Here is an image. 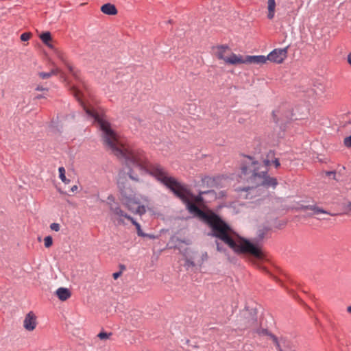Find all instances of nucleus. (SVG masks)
Returning <instances> with one entry per match:
<instances>
[{
    "label": "nucleus",
    "mask_w": 351,
    "mask_h": 351,
    "mask_svg": "<svg viewBox=\"0 0 351 351\" xmlns=\"http://www.w3.org/2000/svg\"><path fill=\"white\" fill-rule=\"evenodd\" d=\"M45 95H38L35 97L34 99H40L41 98H45Z\"/></svg>",
    "instance_id": "c756f323"
},
{
    "label": "nucleus",
    "mask_w": 351,
    "mask_h": 351,
    "mask_svg": "<svg viewBox=\"0 0 351 351\" xmlns=\"http://www.w3.org/2000/svg\"><path fill=\"white\" fill-rule=\"evenodd\" d=\"M111 335V333H107L106 332H101L97 335V337L100 339H107Z\"/></svg>",
    "instance_id": "412c9836"
},
{
    "label": "nucleus",
    "mask_w": 351,
    "mask_h": 351,
    "mask_svg": "<svg viewBox=\"0 0 351 351\" xmlns=\"http://www.w3.org/2000/svg\"><path fill=\"white\" fill-rule=\"evenodd\" d=\"M60 224L58 223H52L51 225H50V228L53 230V231H56V232H58L60 230Z\"/></svg>",
    "instance_id": "5701e85b"
},
{
    "label": "nucleus",
    "mask_w": 351,
    "mask_h": 351,
    "mask_svg": "<svg viewBox=\"0 0 351 351\" xmlns=\"http://www.w3.org/2000/svg\"><path fill=\"white\" fill-rule=\"evenodd\" d=\"M217 250H219V251L221 250V248H220V247H219V244H217Z\"/></svg>",
    "instance_id": "e433bc0d"
},
{
    "label": "nucleus",
    "mask_w": 351,
    "mask_h": 351,
    "mask_svg": "<svg viewBox=\"0 0 351 351\" xmlns=\"http://www.w3.org/2000/svg\"><path fill=\"white\" fill-rule=\"evenodd\" d=\"M120 267L121 269V271L125 269V267L123 265H120Z\"/></svg>",
    "instance_id": "f704fd0d"
},
{
    "label": "nucleus",
    "mask_w": 351,
    "mask_h": 351,
    "mask_svg": "<svg viewBox=\"0 0 351 351\" xmlns=\"http://www.w3.org/2000/svg\"><path fill=\"white\" fill-rule=\"evenodd\" d=\"M325 174L327 176H332L334 180H337L335 171H325Z\"/></svg>",
    "instance_id": "b1692460"
},
{
    "label": "nucleus",
    "mask_w": 351,
    "mask_h": 351,
    "mask_svg": "<svg viewBox=\"0 0 351 351\" xmlns=\"http://www.w3.org/2000/svg\"><path fill=\"white\" fill-rule=\"evenodd\" d=\"M30 37H31L30 33L25 32L21 35L20 38L22 41H27L29 40Z\"/></svg>",
    "instance_id": "4be33fe9"
},
{
    "label": "nucleus",
    "mask_w": 351,
    "mask_h": 351,
    "mask_svg": "<svg viewBox=\"0 0 351 351\" xmlns=\"http://www.w3.org/2000/svg\"><path fill=\"white\" fill-rule=\"evenodd\" d=\"M260 269H262V270H263V271H265V272H267V271L266 268H265V267H260Z\"/></svg>",
    "instance_id": "72a5a7b5"
},
{
    "label": "nucleus",
    "mask_w": 351,
    "mask_h": 351,
    "mask_svg": "<svg viewBox=\"0 0 351 351\" xmlns=\"http://www.w3.org/2000/svg\"><path fill=\"white\" fill-rule=\"evenodd\" d=\"M130 221L136 227L137 234L139 237H145L147 236V234L144 233L141 230V225L133 217H132Z\"/></svg>",
    "instance_id": "dca6fc26"
},
{
    "label": "nucleus",
    "mask_w": 351,
    "mask_h": 351,
    "mask_svg": "<svg viewBox=\"0 0 351 351\" xmlns=\"http://www.w3.org/2000/svg\"><path fill=\"white\" fill-rule=\"evenodd\" d=\"M272 163L274 164V165L275 166L276 168H278L280 166V161L278 158H275L273 161H272Z\"/></svg>",
    "instance_id": "393cba45"
},
{
    "label": "nucleus",
    "mask_w": 351,
    "mask_h": 351,
    "mask_svg": "<svg viewBox=\"0 0 351 351\" xmlns=\"http://www.w3.org/2000/svg\"><path fill=\"white\" fill-rule=\"evenodd\" d=\"M348 312L351 313V306L348 307Z\"/></svg>",
    "instance_id": "c9c22d12"
},
{
    "label": "nucleus",
    "mask_w": 351,
    "mask_h": 351,
    "mask_svg": "<svg viewBox=\"0 0 351 351\" xmlns=\"http://www.w3.org/2000/svg\"><path fill=\"white\" fill-rule=\"evenodd\" d=\"M36 90H38V91H46V92H47L48 91V88H44V87H43L41 86H38L36 88Z\"/></svg>",
    "instance_id": "bb28decb"
},
{
    "label": "nucleus",
    "mask_w": 351,
    "mask_h": 351,
    "mask_svg": "<svg viewBox=\"0 0 351 351\" xmlns=\"http://www.w3.org/2000/svg\"><path fill=\"white\" fill-rule=\"evenodd\" d=\"M213 51L215 56L219 60H222L227 64L237 65V63H232L231 60L234 59V56H239L232 52L227 45H217L213 47Z\"/></svg>",
    "instance_id": "7ed1b4c3"
},
{
    "label": "nucleus",
    "mask_w": 351,
    "mask_h": 351,
    "mask_svg": "<svg viewBox=\"0 0 351 351\" xmlns=\"http://www.w3.org/2000/svg\"><path fill=\"white\" fill-rule=\"evenodd\" d=\"M145 237H148L149 239H155V236L154 235L149 234H147V236H145Z\"/></svg>",
    "instance_id": "2f4dec72"
},
{
    "label": "nucleus",
    "mask_w": 351,
    "mask_h": 351,
    "mask_svg": "<svg viewBox=\"0 0 351 351\" xmlns=\"http://www.w3.org/2000/svg\"><path fill=\"white\" fill-rule=\"evenodd\" d=\"M347 207L349 209V210L351 211V202L348 203Z\"/></svg>",
    "instance_id": "473e14b6"
},
{
    "label": "nucleus",
    "mask_w": 351,
    "mask_h": 351,
    "mask_svg": "<svg viewBox=\"0 0 351 351\" xmlns=\"http://www.w3.org/2000/svg\"><path fill=\"white\" fill-rule=\"evenodd\" d=\"M275 9H276L275 0H268V1H267V10H268L267 18L269 20H271L274 18Z\"/></svg>",
    "instance_id": "f8f14e48"
},
{
    "label": "nucleus",
    "mask_w": 351,
    "mask_h": 351,
    "mask_svg": "<svg viewBox=\"0 0 351 351\" xmlns=\"http://www.w3.org/2000/svg\"><path fill=\"white\" fill-rule=\"evenodd\" d=\"M56 295L60 300L65 301L71 297V292L66 288L60 287L57 289Z\"/></svg>",
    "instance_id": "9b49d317"
},
{
    "label": "nucleus",
    "mask_w": 351,
    "mask_h": 351,
    "mask_svg": "<svg viewBox=\"0 0 351 351\" xmlns=\"http://www.w3.org/2000/svg\"><path fill=\"white\" fill-rule=\"evenodd\" d=\"M71 91L86 114L97 123L102 132V139L105 146L118 158L123 160V166L119 171L117 184L121 194V201L129 210L139 215L146 213L144 204L148 203V197L134 193L129 179L138 182L140 181L139 173H148L169 189L185 204L190 213L202 219L210 228L212 236L223 241L234 252L237 254L249 255L258 260H263L265 258L258 245L254 244L243 237H237L234 239L232 235L233 231L230 226L218 215L211 210L203 211L196 205L203 202L202 195L206 192H199L197 195H193L187 185L179 182L173 177L169 176L168 172L162 166L158 163L151 162L144 151L122 143L111 128V124L106 119L103 110L87 106L82 100V93L75 86H73Z\"/></svg>",
    "instance_id": "f257e3e1"
},
{
    "label": "nucleus",
    "mask_w": 351,
    "mask_h": 351,
    "mask_svg": "<svg viewBox=\"0 0 351 351\" xmlns=\"http://www.w3.org/2000/svg\"><path fill=\"white\" fill-rule=\"evenodd\" d=\"M288 47L280 49H275L271 51L267 56V60L270 62L280 64L282 63L287 56Z\"/></svg>",
    "instance_id": "39448f33"
},
{
    "label": "nucleus",
    "mask_w": 351,
    "mask_h": 351,
    "mask_svg": "<svg viewBox=\"0 0 351 351\" xmlns=\"http://www.w3.org/2000/svg\"><path fill=\"white\" fill-rule=\"evenodd\" d=\"M44 244L45 247L49 248L53 244V239L51 236H47L44 239Z\"/></svg>",
    "instance_id": "6ab92c4d"
},
{
    "label": "nucleus",
    "mask_w": 351,
    "mask_h": 351,
    "mask_svg": "<svg viewBox=\"0 0 351 351\" xmlns=\"http://www.w3.org/2000/svg\"><path fill=\"white\" fill-rule=\"evenodd\" d=\"M101 11L108 15H115L118 11L115 5L110 3H106L101 7Z\"/></svg>",
    "instance_id": "1a4fd4ad"
},
{
    "label": "nucleus",
    "mask_w": 351,
    "mask_h": 351,
    "mask_svg": "<svg viewBox=\"0 0 351 351\" xmlns=\"http://www.w3.org/2000/svg\"><path fill=\"white\" fill-rule=\"evenodd\" d=\"M58 58L62 62V63L66 66L69 69L70 73L76 79L80 80V71L74 68L67 60L65 55L62 52L58 53Z\"/></svg>",
    "instance_id": "0eeeda50"
},
{
    "label": "nucleus",
    "mask_w": 351,
    "mask_h": 351,
    "mask_svg": "<svg viewBox=\"0 0 351 351\" xmlns=\"http://www.w3.org/2000/svg\"><path fill=\"white\" fill-rule=\"evenodd\" d=\"M40 38L42 42L50 48H53V45L51 44V35L49 32H45L40 35Z\"/></svg>",
    "instance_id": "ddd939ff"
},
{
    "label": "nucleus",
    "mask_w": 351,
    "mask_h": 351,
    "mask_svg": "<svg viewBox=\"0 0 351 351\" xmlns=\"http://www.w3.org/2000/svg\"><path fill=\"white\" fill-rule=\"evenodd\" d=\"M217 180V177L205 176L202 178V183L203 186L212 188L216 186Z\"/></svg>",
    "instance_id": "9d476101"
},
{
    "label": "nucleus",
    "mask_w": 351,
    "mask_h": 351,
    "mask_svg": "<svg viewBox=\"0 0 351 351\" xmlns=\"http://www.w3.org/2000/svg\"><path fill=\"white\" fill-rule=\"evenodd\" d=\"M256 332L260 336H269L271 339L273 341L274 343L276 346V348L278 351H283L280 347L278 339L277 337L273 334H271L267 329L265 328H258L256 330Z\"/></svg>",
    "instance_id": "6e6552de"
},
{
    "label": "nucleus",
    "mask_w": 351,
    "mask_h": 351,
    "mask_svg": "<svg viewBox=\"0 0 351 351\" xmlns=\"http://www.w3.org/2000/svg\"><path fill=\"white\" fill-rule=\"evenodd\" d=\"M303 209L312 210L313 215H318V214H321V213L328 214V213L327 211H326L325 210H324L323 208H319L315 205L306 206L303 208Z\"/></svg>",
    "instance_id": "4468645a"
},
{
    "label": "nucleus",
    "mask_w": 351,
    "mask_h": 351,
    "mask_svg": "<svg viewBox=\"0 0 351 351\" xmlns=\"http://www.w3.org/2000/svg\"><path fill=\"white\" fill-rule=\"evenodd\" d=\"M38 75L42 79H47V78H49L50 77H51L53 75V73H50V72H40L38 73Z\"/></svg>",
    "instance_id": "aec40b11"
},
{
    "label": "nucleus",
    "mask_w": 351,
    "mask_h": 351,
    "mask_svg": "<svg viewBox=\"0 0 351 351\" xmlns=\"http://www.w3.org/2000/svg\"><path fill=\"white\" fill-rule=\"evenodd\" d=\"M122 274V271H119L118 272H115L112 274V276L114 278V279H117L119 277H120Z\"/></svg>",
    "instance_id": "a878e982"
},
{
    "label": "nucleus",
    "mask_w": 351,
    "mask_h": 351,
    "mask_svg": "<svg viewBox=\"0 0 351 351\" xmlns=\"http://www.w3.org/2000/svg\"><path fill=\"white\" fill-rule=\"evenodd\" d=\"M347 60H348V64L350 65L351 66V52L347 56Z\"/></svg>",
    "instance_id": "cd10ccee"
},
{
    "label": "nucleus",
    "mask_w": 351,
    "mask_h": 351,
    "mask_svg": "<svg viewBox=\"0 0 351 351\" xmlns=\"http://www.w3.org/2000/svg\"><path fill=\"white\" fill-rule=\"evenodd\" d=\"M50 73H53V75H56L59 73V69H52Z\"/></svg>",
    "instance_id": "c85d7f7f"
},
{
    "label": "nucleus",
    "mask_w": 351,
    "mask_h": 351,
    "mask_svg": "<svg viewBox=\"0 0 351 351\" xmlns=\"http://www.w3.org/2000/svg\"><path fill=\"white\" fill-rule=\"evenodd\" d=\"M110 210L116 215L119 217H123L128 220H130L132 217L125 213L119 206H117L116 208H110Z\"/></svg>",
    "instance_id": "2eb2a0df"
},
{
    "label": "nucleus",
    "mask_w": 351,
    "mask_h": 351,
    "mask_svg": "<svg viewBox=\"0 0 351 351\" xmlns=\"http://www.w3.org/2000/svg\"><path fill=\"white\" fill-rule=\"evenodd\" d=\"M267 56L259 55V56H246L243 57L241 55L239 56H234V59L231 60L232 63L240 64H263L267 62Z\"/></svg>",
    "instance_id": "20e7f679"
},
{
    "label": "nucleus",
    "mask_w": 351,
    "mask_h": 351,
    "mask_svg": "<svg viewBox=\"0 0 351 351\" xmlns=\"http://www.w3.org/2000/svg\"><path fill=\"white\" fill-rule=\"evenodd\" d=\"M77 190V185H74L73 186L71 187V191L72 192H75Z\"/></svg>",
    "instance_id": "7c9ffc66"
},
{
    "label": "nucleus",
    "mask_w": 351,
    "mask_h": 351,
    "mask_svg": "<svg viewBox=\"0 0 351 351\" xmlns=\"http://www.w3.org/2000/svg\"><path fill=\"white\" fill-rule=\"evenodd\" d=\"M36 325L37 322L35 314L32 311L29 312L23 321V327L28 331H32L36 328Z\"/></svg>",
    "instance_id": "423d86ee"
},
{
    "label": "nucleus",
    "mask_w": 351,
    "mask_h": 351,
    "mask_svg": "<svg viewBox=\"0 0 351 351\" xmlns=\"http://www.w3.org/2000/svg\"><path fill=\"white\" fill-rule=\"evenodd\" d=\"M351 128V121L348 123V128ZM351 132V128H350ZM343 144L346 147H351V134L343 139Z\"/></svg>",
    "instance_id": "a211bd4d"
},
{
    "label": "nucleus",
    "mask_w": 351,
    "mask_h": 351,
    "mask_svg": "<svg viewBox=\"0 0 351 351\" xmlns=\"http://www.w3.org/2000/svg\"><path fill=\"white\" fill-rule=\"evenodd\" d=\"M269 160H264L261 164L250 156H245L241 165V178L247 181L251 186L239 189L240 192H247L245 199H253L262 189L271 187L275 189L278 185L276 178L268 175Z\"/></svg>",
    "instance_id": "f03ea898"
},
{
    "label": "nucleus",
    "mask_w": 351,
    "mask_h": 351,
    "mask_svg": "<svg viewBox=\"0 0 351 351\" xmlns=\"http://www.w3.org/2000/svg\"><path fill=\"white\" fill-rule=\"evenodd\" d=\"M58 171H59V177H60V180L65 184L69 183L70 182V180L66 179V178L65 176V169L63 167H60L58 169Z\"/></svg>",
    "instance_id": "f3484780"
}]
</instances>
